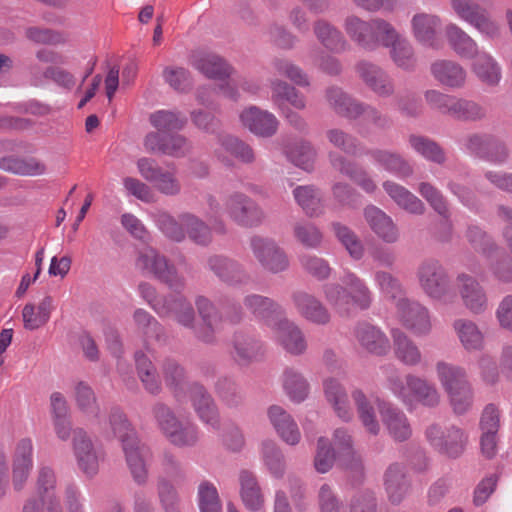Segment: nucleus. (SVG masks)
<instances>
[{
  "label": "nucleus",
  "instance_id": "nucleus-40",
  "mask_svg": "<svg viewBox=\"0 0 512 512\" xmlns=\"http://www.w3.org/2000/svg\"><path fill=\"white\" fill-rule=\"evenodd\" d=\"M352 435L345 428H337L333 433V445L342 464L350 470H362L361 456L354 450Z\"/></svg>",
  "mask_w": 512,
  "mask_h": 512
},
{
  "label": "nucleus",
  "instance_id": "nucleus-39",
  "mask_svg": "<svg viewBox=\"0 0 512 512\" xmlns=\"http://www.w3.org/2000/svg\"><path fill=\"white\" fill-rule=\"evenodd\" d=\"M313 32L318 42L329 52L339 54L349 48L342 32L325 19H318L314 22Z\"/></svg>",
  "mask_w": 512,
  "mask_h": 512
},
{
  "label": "nucleus",
  "instance_id": "nucleus-8",
  "mask_svg": "<svg viewBox=\"0 0 512 512\" xmlns=\"http://www.w3.org/2000/svg\"><path fill=\"white\" fill-rule=\"evenodd\" d=\"M136 165L141 177L152 183L160 194L177 196L181 193L182 185L174 166L163 169L154 159L148 157L139 158Z\"/></svg>",
  "mask_w": 512,
  "mask_h": 512
},
{
  "label": "nucleus",
  "instance_id": "nucleus-62",
  "mask_svg": "<svg viewBox=\"0 0 512 512\" xmlns=\"http://www.w3.org/2000/svg\"><path fill=\"white\" fill-rule=\"evenodd\" d=\"M218 144L244 164H252L256 160L253 148L235 136L220 134L218 135Z\"/></svg>",
  "mask_w": 512,
  "mask_h": 512
},
{
  "label": "nucleus",
  "instance_id": "nucleus-23",
  "mask_svg": "<svg viewBox=\"0 0 512 512\" xmlns=\"http://www.w3.org/2000/svg\"><path fill=\"white\" fill-rule=\"evenodd\" d=\"M363 216L372 232L383 242L394 244L400 239V231L394 220L382 209L368 205L363 210Z\"/></svg>",
  "mask_w": 512,
  "mask_h": 512
},
{
  "label": "nucleus",
  "instance_id": "nucleus-24",
  "mask_svg": "<svg viewBox=\"0 0 512 512\" xmlns=\"http://www.w3.org/2000/svg\"><path fill=\"white\" fill-rule=\"evenodd\" d=\"M441 20L435 14L416 13L411 18V33L415 40L430 48H439V33L441 31Z\"/></svg>",
  "mask_w": 512,
  "mask_h": 512
},
{
  "label": "nucleus",
  "instance_id": "nucleus-9",
  "mask_svg": "<svg viewBox=\"0 0 512 512\" xmlns=\"http://www.w3.org/2000/svg\"><path fill=\"white\" fill-rule=\"evenodd\" d=\"M249 246L254 258L264 271L279 274L288 270L290 266L288 255L273 239L253 236Z\"/></svg>",
  "mask_w": 512,
  "mask_h": 512
},
{
  "label": "nucleus",
  "instance_id": "nucleus-32",
  "mask_svg": "<svg viewBox=\"0 0 512 512\" xmlns=\"http://www.w3.org/2000/svg\"><path fill=\"white\" fill-rule=\"evenodd\" d=\"M431 74L442 86L461 89L467 80V71L459 63L451 60H437L431 64Z\"/></svg>",
  "mask_w": 512,
  "mask_h": 512
},
{
  "label": "nucleus",
  "instance_id": "nucleus-57",
  "mask_svg": "<svg viewBox=\"0 0 512 512\" xmlns=\"http://www.w3.org/2000/svg\"><path fill=\"white\" fill-rule=\"evenodd\" d=\"M165 385L178 399L186 386L187 376L184 367L175 359L167 358L161 364Z\"/></svg>",
  "mask_w": 512,
  "mask_h": 512
},
{
  "label": "nucleus",
  "instance_id": "nucleus-15",
  "mask_svg": "<svg viewBox=\"0 0 512 512\" xmlns=\"http://www.w3.org/2000/svg\"><path fill=\"white\" fill-rule=\"evenodd\" d=\"M291 299L298 314L307 322L317 326H325L330 323L329 309L315 295L298 290L292 293Z\"/></svg>",
  "mask_w": 512,
  "mask_h": 512
},
{
  "label": "nucleus",
  "instance_id": "nucleus-16",
  "mask_svg": "<svg viewBox=\"0 0 512 512\" xmlns=\"http://www.w3.org/2000/svg\"><path fill=\"white\" fill-rule=\"evenodd\" d=\"M355 69L363 83L377 96L388 98L394 95V81L383 68L363 60L356 64Z\"/></svg>",
  "mask_w": 512,
  "mask_h": 512
},
{
  "label": "nucleus",
  "instance_id": "nucleus-46",
  "mask_svg": "<svg viewBox=\"0 0 512 512\" xmlns=\"http://www.w3.org/2000/svg\"><path fill=\"white\" fill-rule=\"evenodd\" d=\"M133 321L139 333L146 341L154 340L165 344L168 340L165 327L149 312L138 308L133 313Z\"/></svg>",
  "mask_w": 512,
  "mask_h": 512
},
{
  "label": "nucleus",
  "instance_id": "nucleus-37",
  "mask_svg": "<svg viewBox=\"0 0 512 512\" xmlns=\"http://www.w3.org/2000/svg\"><path fill=\"white\" fill-rule=\"evenodd\" d=\"M323 386L326 400L335 414L344 422H350L353 419V411L344 386L335 378H327Z\"/></svg>",
  "mask_w": 512,
  "mask_h": 512
},
{
  "label": "nucleus",
  "instance_id": "nucleus-22",
  "mask_svg": "<svg viewBox=\"0 0 512 512\" xmlns=\"http://www.w3.org/2000/svg\"><path fill=\"white\" fill-rule=\"evenodd\" d=\"M381 421L389 437L397 443L408 441L413 435L410 419L400 408L391 404L380 407Z\"/></svg>",
  "mask_w": 512,
  "mask_h": 512
},
{
  "label": "nucleus",
  "instance_id": "nucleus-36",
  "mask_svg": "<svg viewBox=\"0 0 512 512\" xmlns=\"http://www.w3.org/2000/svg\"><path fill=\"white\" fill-rule=\"evenodd\" d=\"M271 101L279 109L290 108V104L297 110H304L307 105L306 97L294 86L281 79L270 81Z\"/></svg>",
  "mask_w": 512,
  "mask_h": 512
},
{
  "label": "nucleus",
  "instance_id": "nucleus-61",
  "mask_svg": "<svg viewBox=\"0 0 512 512\" xmlns=\"http://www.w3.org/2000/svg\"><path fill=\"white\" fill-rule=\"evenodd\" d=\"M331 229L338 241L345 247L354 260H360L364 255V246L357 234L340 222H332Z\"/></svg>",
  "mask_w": 512,
  "mask_h": 512
},
{
  "label": "nucleus",
  "instance_id": "nucleus-60",
  "mask_svg": "<svg viewBox=\"0 0 512 512\" xmlns=\"http://www.w3.org/2000/svg\"><path fill=\"white\" fill-rule=\"evenodd\" d=\"M325 136L334 148L341 150L345 154L359 156L366 151L363 149L364 146L354 135L340 128H330L326 130Z\"/></svg>",
  "mask_w": 512,
  "mask_h": 512
},
{
  "label": "nucleus",
  "instance_id": "nucleus-54",
  "mask_svg": "<svg viewBox=\"0 0 512 512\" xmlns=\"http://www.w3.org/2000/svg\"><path fill=\"white\" fill-rule=\"evenodd\" d=\"M137 375L144 389L152 395H158L162 391V383L157 369L152 361L141 351L135 353Z\"/></svg>",
  "mask_w": 512,
  "mask_h": 512
},
{
  "label": "nucleus",
  "instance_id": "nucleus-47",
  "mask_svg": "<svg viewBox=\"0 0 512 512\" xmlns=\"http://www.w3.org/2000/svg\"><path fill=\"white\" fill-rule=\"evenodd\" d=\"M395 357L404 365L417 366L422 362V353L416 343L403 331L391 332Z\"/></svg>",
  "mask_w": 512,
  "mask_h": 512
},
{
  "label": "nucleus",
  "instance_id": "nucleus-11",
  "mask_svg": "<svg viewBox=\"0 0 512 512\" xmlns=\"http://www.w3.org/2000/svg\"><path fill=\"white\" fill-rule=\"evenodd\" d=\"M458 293L463 306L472 314H483L489 307V300L484 287L473 276L459 273L456 277Z\"/></svg>",
  "mask_w": 512,
  "mask_h": 512
},
{
  "label": "nucleus",
  "instance_id": "nucleus-64",
  "mask_svg": "<svg viewBox=\"0 0 512 512\" xmlns=\"http://www.w3.org/2000/svg\"><path fill=\"white\" fill-rule=\"evenodd\" d=\"M153 419L159 431L168 440L170 435L175 432L181 422L174 411L162 402L155 403L151 408Z\"/></svg>",
  "mask_w": 512,
  "mask_h": 512
},
{
  "label": "nucleus",
  "instance_id": "nucleus-21",
  "mask_svg": "<svg viewBox=\"0 0 512 512\" xmlns=\"http://www.w3.org/2000/svg\"><path fill=\"white\" fill-rule=\"evenodd\" d=\"M243 304L257 320L271 329L285 316L283 307L267 296L248 294L244 297Z\"/></svg>",
  "mask_w": 512,
  "mask_h": 512
},
{
  "label": "nucleus",
  "instance_id": "nucleus-10",
  "mask_svg": "<svg viewBox=\"0 0 512 512\" xmlns=\"http://www.w3.org/2000/svg\"><path fill=\"white\" fill-rule=\"evenodd\" d=\"M206 267L228 287H245L252 282V276L245 265L232 257L211 255L206 260Z\"/></svg>",
  "mask_w": 512,
  "mask_h": 512
},
{
  "label": "nucleus",
  "instance_id": "nucleus-56",
  "mask_svg": "<svg viewBox=\"0 0 512 512\" xmlns=\"http://www.w3.org/2000/svg\"><path fill=\"white\" fill-rule=\"evenodd\" d=\"M409 146L427 161L442 165L446 162L445 150L433 139L417 134L408 137Z\"/></svg>",
  "mask_w": 512,
  "mask_h": 512
},
{
  "label": "nucleus",
  "instance_id": "nucleus-55",
  "mask_svg": "<svg viewBox=\"0 0 512 512\" xmlns=\"http://www.w3.org/2000/svg\"><path fill=\"white\" fill-rule=\"evenodd\" d=\"M488 116L487 108L480 102L456 96L451 118L460 122H481Z\"/></svg>",
  "mask_w": 512,
  "mask_h": 512
},
{
  "label": "nucleus",
  "instance_id": "nucleus-26",
  "mask_svg": "<svg viewBox=\"0 0 512 512\" xmlns=\"http://www.w3.org/2000/svg\"><path fill=\"white\" fill-rule=\"evenodd\" d=\"M354 336L360 347L370 354L383 356L390 351V341L385 333L368 322L358 323Z\"/></svg>",
  "mask_w": 512,
  "mask_h": 512
},
{
  "label": "nucleus",
  "instance_id": "nucleus-17",
  "mask_svg": "<svg viewBox=\"0 0 512 512\" xmlns=\"http://www.w3.org/2000/svg\"><path fill=\"white\" fill-rule=\"evenodd\" d=\"M381 47L389 49L393 63L404 71H413L417 65L415 50L411 42L393 26Z\"/></svg>",
  "mask_w": 512,
  "mask_h": 512
},
{
  "label": "nucleus",
  "instance_id": "nucleus-28",
  "mask_svg": "<svg viewBox=\"0 0 512 512\" xmlns=\"http://www.w3.org/2000/svg\"><path fill=\"white\" fill-rule=\"evenodd\" d=\"M240 120L244 127L260 137L273 136L279 125V121L274 114L256 106H250L243 110L240 114Z\"/></svg>",
  "mask_w": 512,
  "mask_h": 512
},
{
  "label": "nucleus",
  "instance_id": "nucleus-34",
  "mask_svg": "<svg viewBox=\"0 0 512 512\" xmlns=\"http://www.w3.org/2000/svg\"><path fill=\"white\" fill-rule=\"evenodd\" d=\"M452 328L465 351L478 352L484 349V333L474 321L467 318H458L453 321Z\"/></svg>",
  "mask_w": 512,
  "mask_h": 512
},
{
  "label": "nucleus",
  "instance_id": "nucleus-45",
  "mask_svg": "<svg viewBox=\"0 0 512 512\" xmlns=\"http://www.w3.org/2000/svg\"><path fill=\"white\" fill-rule=\"evenodd\" d=\"M351 395L354 401L358 419L364 427L365 431L372 436H377L381 427L372 402L361 389H354Z\"/></svg>",
  "mask_w": 512,
  "mask_h": 512
},
{
  "label": "nucleus",
  "instance_id": "nucleus-53",
  "mask_svg": "<svg viewBox=\"0 0 512 512\" xmlns=\"http://www.w3.org/2000/svg\"><path fill=\"white\" fill-rule=\"evenodd\" d=\"M450 47L462 58L472 59L478 54L476 41L456 24H449L445 29Z\"/></svg>",
  "mask_w": 512,
  "mask_h": 512
},
{
  "label": "nucleus",
  "instance_id": "nucleus-58",
  "mask_svg": "<svg viewBox=\"0 0 512 512\" xmlns=\"http://www.w3.org/2000/svg\"><path fill=\"white\" fill-rule=\"evenodd\" d=\"M261 459L271 476L283 478L286 471L285 456L280 447L272 440L261 443Z\"/></svg>",
  "mask_w": 512,
  "mask_h": 512
},
{
  "label": "nucleus",
  "instance_id": "nucleus-20",
  "mask_svg": "<svg viewBox=\"0 0 512 512\" xmlns=\"http://www.w3.org/2000/svg\"><path fill=\"white\" fill-rule=\"evenodd\" d=\"M277 343L289 354L294 356L306 352L308 344L301 328L286 316L272 328Z\"/></svg>",
  "mask_w": 512,
  "mask_h": 512
},
{
  "label": "nucleus",
  "instance_id": "nucleus-33",
  "mask_svg": "<svg viewBox=\"0 0 512 512\" xmlns=\"http://www.w3.org/2000/svg\"><path fill=\"white\" fill-rule=\"evenodd\" d=\"M232 347V357L240 365H248L263 355V343L244 331L235 332Z\"/></svg>",
  "mask_w": 512,
  "mask_h": 512
},
{
  "label": "nucleus",
  "instance_id": "nucleus-5",
  "mask_svg": "<svg viewBox=\"0 0 512 512\" xmlns=\"http://www.w3.org/2000/svg\"><path fill=\"white\" fill-rule=\"evenodd\" d=\"M425 437L435 450L450 458L459 457L468 442L467 433L456 425L430 424L425 430Z\"/></svg>",
  "mask_w": 512,
  "mask_h": 512
},
{
  "label": "nucleus",
  "instance_id": "nucleus-41",
  "mask_svg": "<svg viewBox=\"0 0 512 512\" xmlns=\"http://www.w3.org/2000/svg\"><path fill=\"white\" fill-rule=\"evenodd\" d=\"M325 97L336 114L350 120L359 118L361 102L352 98L342 88L337 86L328 87L325 91Z\"/></svg>",
  "mask_w": 512,
  "mask_h": 512
},
{
  "label": "nucleus",
  "instance_id": "nucleus-30",
  "mask_svg": "<svg viewBox=\"0 0 512 512\" xmlns=\"http://www.w3.org/2000/svg\"><path fill=\"white\" fill-rule=\"evenodd\" d=\"M270 424L283 442L290 446L301 440V432L294 418L281 406L272 405L267 410Z\"/></svg>",
  "mask_w": 512,
  "mask_h": 512
},
{
  "label": "nucleus",
  "instance_id": "nucleus-3",
  "mask_svg": "<svg viewBox=\"0 0 512 512\" xmlns=\"http://www.w3.org/2000/svg\"><path fill=\"white\" fill-rule=\"evenodd\" d=\"M416 276L423 293L444 304H452L457 294L453 290L447 269L435 259H426L417 268Z\"/></svg>",
  "mask_w": 512,
  "mask_h": 512
},
{
  "label": "nucleus",
  "instance_id": "nucleus-12",
  "mask_svg": "<svg viewBox=\"0 0 512 512\" xmlns=\"http://www.w3.org/2000/svg\"><path fill=\"white\" fill-rule=\"evenodd\" d=\"M397 315L407 329L417 336L427 335L432 328L429 311L420 303L410 299L396 302Z\"/></svg>",
  "mask_w": 512,
  "mask_h": 512
},
{
  "label": "nucleus",
  "instance_id": "nucleus-1",
  "mask_svg": "<svg viewBox=\"0 0 512 512\" xmlns=\"http://www.w3.org/2000/svg\"><path fill=\"white\" fill-rule=\"evenodd\" d=\"M322 291L326 301L341 316H349L353 309L368 310L373 303L367 282L348 269L344 270L339 283H327Z\"/></svg>",
  "mask_w": 512,
  "mask_h": 512
},
{
  "label": "nucleus",
  "instance_id": "nucleus-29",
  "mask_svg": "<svg viewBox=\"0 0 512 512\" xmlns=\"http://www.w3.org/2000/svg\"><path fill=\"white\" fill-rule=\"evenodd\" d=\"M364 154L368 155L376 166L399 178H407L414 173L409 161L395 151L374 148L366 150Z\"/></svg>",
  "mask_w": 512,
  "mask_h": 512
},
{
  "label": "nucleus",
  "instance_id": "nucleus-19",
  "mask_svg": "<svg viewBox=\"0 0 512 512\" xmlns=\"http://www.w3.org/2000/svg\"><path fill=\"white\" fill-rule=\"evenodd\" d=\"M331 167L340 174L348 177L365 193L374 194L377 191V184L372 176L356 162L347 159L338 152L328 154Z\"/></svg>",
  "mask_w": 512,
  "mask_h": 512
},
{
  "label": "nucleus",
  "instance_id": "nucleus-35",
  "mask_svg": "<svg viewBox=\"0 0 512 512\" xmlns=\"http://www.w3.org/2000/svg\"><path fill=\"white\" fill-rule=\"evenodd\" d=\"M239 485L240 497L244 506L254 512L263 510L265 498L256 474L250 470H241L239 472Z\"/></svg>",
  "mask_w": 512,
  "mask_h": 512
},
{
  "label": "nucleus",
  "instance_id": "nucleus-50",
  "mask_svg": "<svg viewBox=\"0 0 512 512\" xmlns=\"http://www.w3.org/2000/svg\"><path fill=\"white\" fill-rule=\"evenodd\" d=\"M180 220L184 225L185 239L199 246H208L213 239L209 225L197 215L191 212L180 213Z\"/></svg>",
  "mask_w": 512,
  "mask_h": 512
},
{
  "label": "nucleus",
  "instance_id": "nucleus-51",
  "mask_svg": "<svg viewBox=\"0 0 512 512\" xmlns=\"http://www.w3.org/2000/svg\"><path fill=\"white\" fill-rule=\"evenodd\" d=\"M406 384L411 394L422 405L436 407L440 403V393L434 384L414 374L406 375Z\"/></svg>",
  "mask_w": 512,
  "mask_h": 512
},
{
  "label": "nucleus",
  "instance_id": "nucleus-43",
  "mask_svg": "<svg viewBox=\"0 0 512 512\" xmlns=\"http://www.w3.org/2000/svg\"><path fill=\"white\" fill-rule=\"evenodd\" d=\"M383 189L401 209L415 215L424 214V203L404 186L387 180L383 182Z\"/></svg>",
  "mask_w": 512,
  "mask_h": 512
},
{
  "label": "nucleus",
  "instance_id": "nucleus-38",
  "mask_svg": "<svg viewBox=\"0 0 512 512\" xmlns=\"http://www.w3.org/2000/svg\"><path fill=\"white\" fill-rule=\"evenodd\" d=\"M166 314H159L161 318L172 317L180 326L191 329L195 333L196 314L192 304L182 295H167L165 304Z\"/></svg>",
  "mask_w": 512,
  "mask_h": 512
},
{
  "label": "nucleus",
  "instance_id": "nucleus-6",
  "mask_svg": "<svg viewBox=\"0 0 512 512\" xmlns=\"http://www.w3.org/2000/svg\"><path fill=\"white\" fill-rule=\"evenodd\" d=\"M451 5L457 16L469 23L481 35L488 39L501 36V25L484 7L470 0H451Z\"/></svg>",
  "mask_w": 512,
  "mask_h": 512
},
{
  "label": "nucleus",
  "instance_id": "nucleus-4",
  "mask_svg": "<svg viewBox=\"0 0 512 512\" xmlns=\"http://www.w3.org/2000/svg\"><path fill=\"white\" fill-rule=\"evenodd\" d=\"M135 265L143 274L155 277L178 294L186 287L185 277L164 255L152 247H146L138 252Z\"/></svg>",
  "mask_w": 512,
  "mask_h": 512
},
{
  "label": "nucleus",
  "instance_id": "nucleus-2",
  "mask_svg": "<svg viewBox=\"0 0 512 512\" xmlns=\"http://www.w3.org/2000/svg\"><path fill=\"white\" fill-rule=\"evenodd\" d=\"M393 24L375 17L364 20L356 15L344 19L343 28L350 40L365 51H375L384 43Z\"/></svg>",
  "mask_w": 512,
  "mask_h": 512
},
{
  "label": "nucleus",
  "instance_id": "nucleus-18",
  "mask_svg": "<svg viewBox=\"0 0 512 512\" xmlns=\"http://www.w3.org/2000/svg\"><path fill=\"white\" fill-rule=\"evenodd\" d=\"M122 450L133 480L139 485L145 484L148 479L147 466L152 456L150 448L136 438L122 445Z\"/></svg>",
  "mask_w": 512,
  "mask_h": 512
},
{
  "label": "nucleus",
  "instance_id": "nucleus-49",
  "mask_svg": "<svg viewBox=\"0 0 512 512\" xmlns=\"http://www.w3.org/2000/svg\"><path fill=\"white\" fill-rule=\"evenodd\" d=\"M150 218L159 231L169 240L181 243L185 240L184 225L180 220V214L174 217L164 209H156L150 212Z\"/></svg>",
  "mask_w": 512,
  "mask_h": 512
},
{
  "label": "nucleus",
  "instance_id": "nucleus-44",
  "mask_svg": "<svg viewBox=\"0 0 512 512\" xmlns=\"http://www.w3.org/2000/svg\"><path fill=\"white\" fill-rule=\"evenodd\" d=\"M36 493L39 496L38 502L47 504V510L56 503H60L56 497L57 477L53 468L47 465H40L36 474Z\"/></svg>",
  "mask_w": 512,
  "mask_h": 512
},
{
  "label": "nucleus",
  "instance_id": "nucleus-63",
  "mask_svg": "<svg viewBox=\"0 0 512 512\" xmlns=\"http://www.w3.org/2000/svg\"><path fill=\"white\" fill-rule=\"evenodd\" d=\"M283 388L291 401H304L309 392V384L301 373L288 368L283 373Z\"/></svg>",
  "mask_w": 512,
  "mask_h": 512
},
{
  "label": "nucleus",
  "instance_id": "nucleus-48",
  "mask_svg": "<svg viewBox=\"0 0 512 512\" xmlns=\"http://www.w3.org/2000/svg\"><path fill=\"white\" fill-rule=\"evenodd\" d=\"M293 196L307 216L319 217L324 213L322 193L314 185L297 186L293 190Z\"/></svg>",
  "mask_w": 512,
  "mask_h": 512
},
{
  "label": "nucleus",
  "instance_id": "nucleus-52",
  "mask_svg": "<svg viewBox=\"0 0 512 512\" xmlns=\"http://www.w3.org/2000/svg\"><path fill=\"white\" fill-rule=\"evenodd\" d=\"M472 70L480 82L488 87H496L502 79L499 63L488 53L477 54Z\"/></svg>",
  "mask_w": 512,
  "mask_h": 512
},
{
  "label": "nucleus",
  "instance_id": "nucleus-25",
  "mask_svg": "<svg viewBox=\"0 0 512 512\" xmlns=\"http://www.w3.org/2000/svg\"><path fill=\"white\" fill-rule=\"evenodd\" d=\"M73 449L81 471L89 477L94 476L99 469L100 455L83 429L74 430Z\"/></svg>",
  "mask_w": 512,
  "mask_h": 512
},
{
  "label": "nucleus",
  "instance_id": "nucleus-31",
  "mask_svg": "<svg viewBox=\"0 0 512 512\" xmlns=\"http://www.w3.org/2000/svg\"><path fill=\"white\" fill-rule=\"evenodd\" d=\"M190 64L208 78L224 80L234 75V68L215 54L195 52L190 57Z\"/></svg>",
  "mask_w": 512,
  "mask_h": 512
},
{
  "label": "nucleus",
  "instance_id": "nucleus-59",
  "mask_svg": "<svg viewBox=\"0 0 512 512\" xmlns=\"http://www.w3.org/2000/svg\"><path fill=\"white\" fill-rule=\"evenodd\" d=\"M435 369L437 378L446 393L469 382L466 370L461 366L439 361Z\"/></svg>",
  "mask_w": 512,
  "mask_h": 512
},
{
  "label": "nucleus",
  "instance_id": "nucleus-42",
  "mask_svg": "<svg viewBox=\"0 0 512 512\" xmlns=\"http://www.w3.org/2000/svg\"><path fill=\"white\" fill-rule=\"evenodd\" d=\"M54 309L53 298L46 295L37 305L27 303L22 309L23 326L34 331L46 325Z\"/></svg>",
  "mask_w": 512,
  "mask_h": 512
},
{
  "label": "nucleus",
  "instance_id": "nucleus-13",
  "mask_svg": "<svg viewBox=\"0 0 512 512\" xmlns=\"http://www.w3.org/2000/svg\"><path fill=\"white\" fill-rule=\"evenodd\" d=\"M33 442L30 438L20 439L12 453V486L16 492L24 489L34 466Z\"/></svg>",
  "mask_w": 512,
  "mask_h": 512
},
{
  "label": "nucleus",
  "instance_id": "nucleus-14",
  "mask_svg": "<svg viewBox=\"0 0 512 512\" xmlns=\"http://www.w3.org/2000/svg\"><path fill=\"white\" fill-rule=\"evenodd\" d=\"M195 305L202 322L195 329V337L207 344L214 343L216 332L221 328L223 316L216 305L205 296H197Z\"/></svg>",
  "mask_w": 512,
  "mask_h": 512
},
{
  "label": "nucleus",
  "instance_id": "nucleus-27",
  "mask_svg": "<svg viewBox=\"0 0 512 512\" xmlns=\"http://www.w3.org/2000/svg\"><path fill=\"white\" fill-rule=\"evenodd\" d=\"M383 481L387 498L393 505H399L410 493L411 481L405 467L399 463H392L388 466Z\"/></svg>",
  "mask_w": 512,
  "mask_h": 512
},
{
  "label": "nucleus",
  "instance_id": "nucleus-7",
  "mask_svg": "<svg viewBox=\"0 0 512 512\" xmlns=\"http://www.w3.org/2000/svg\"><path fill=\"white\" fill-rule=\"evenodd\" d=\"M224 213L237 225L245 228L257 227L265 219L263 209L242 192H233L225 197Z\"/></svg>",
  "mask_w": 512,
  "mask_h": 512
}]
</instances>
